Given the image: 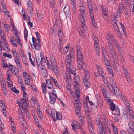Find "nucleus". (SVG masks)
<instances>
[{"mask_svg":"<svg viewBox=\"0 0 134 134\" xmlns=\"http://www.w3.org/2000/svg\"><path fill=\"white\" fill-rule=\"evenodd\" d=\"M51 113V116L54 121H55L57 120H60L62 119V115L60 113L57 112L55 110L52 109Z\"/></svg>","mask_w":134,"mask_h":134,"instance_id":"nucleus-6","label":"nucleus"},{"mask_svg":"<svg viewBox=\"0 0 134 134\" xmlns=\"http://www.w3.org/2000/svg\"><path fill=\"white\" fill-rule=\"evenodd\" d=\"M64 12L65 14L70 12L69 6H65L64 7Z\"/></svg>","mask_w":134,"mask_h":134,"instance_id":"nucleus-40","label":"nucleus"},{"mask_svg":"<svg viewBox=\"0 0 134 134\" xmlns=\"http://www.w3.org/2000/svg\"><path fill=\"white\" fill-rule=\"evenodd\" d=\"M3 56L6 57L9 59L12 58V55L10 54H7L6 52H4L3 54Z\"/></svg>","mask_w":134,"mask_h":134,"instance_id":"nucleus-53","label":"nucleus"},{"mask_svg":"<svg viewBox=\"0 0 134 134\" xmlns=\"http://www.w3.org/2000/svg\"><path fill=\"white\" fill-rule=\"evenodd\" d=\"M83 60V59L77 60L78 66L80 70H81L82 69V67L83 65V62H82Z\"/></svg>","mask_w":134,"mask_h":134,"instance_id":"nucleus-31","label":"nucleus"},{"mask_svg":"<svg viewBox=\"0 0 134 134\" xmlns=\"http://www.w3.org/2000/svg\"><path fill=\"white\" fill-rule=\"evenodd\" d=\"M74 124V126L75 128L77 129H80L81 130H82L83 129L82 128L81 126L80 125L79 122L77 121H75L71 124Z\"/></svg>","mask_w":134,"mask_h":134,"instance_id":"nucleus-26","label":"nucleus"},{"mask_svg":"<svg viewBox=\"0 0 134 134\" xmlns=\"http://www.w3.org/2000/svg\"><path fill=\"white\" fill-rule=\"evenodd\" d=\"M98 126V130L99 133V134H107L106 130H104L103 128V124L100 122L97 124Z\"/></svg>","mask_w":134,"mask_h":134,"instance_id":"nucleus-15","label":"nucleus"},{"mask_svg":"<svg viewBox=\"0 0 134 134\" xmlns=\"http://www.w3.org/2000/svg\"><path fill=\"white\" fill-rule=\"evenodd\" d=\"M85 7L84 6V4L82 3L81 4L80 7V12H85Z\"/></svg>","mask_w":134,"mask_h":134,"instance_id":"nucleus-56","label":"nucleus"},{"mask_svg":"<svg viewBox=\"0 0 134 134\" xmlns=\"http://www.w3.org/2000/svg\"><path fill=\"white\" fill-rule=\"evenodd\" d=\"M33 46H32L33 49L35 48L36 49L38 50H40V49L41 46V43L40 42H38V43H36L33 44Z\"/></svg>","mask_w":134,"mask_h":134,"instance_id":"nucleus-27","label":"nucleus"},{"mask_svg":"<svg viewBox=\"0 0 134 134\" xmlns=\"http://www.w3.org/2000/svg\"><path fill=\"white\" fill-rule=\"evenodd\" d=\"M89 12L90 14L91 18H92V17H94L93 10L92 8H90L89 9Z\"/></svg>","mask_w":134,"mask_h":134,"instance_id":"nucleus-52","label":"nucleus"},{"mask_svg":"<svg viewBox=\"0 0 134 134\" xmlns=\"http://www.w3.org/2000/svg\"><path fill=\"white\" fill-rule=\"evenodd\" d=\"M29 60L31 64L33 66H35V65L34 64V62H35V59H34L33 58L32 59L31 58V57L30 55L29 56Z\"/></svg>","mask_w":134,"mask_h":134,"instance_id":"nucleus-59","label":"nucleus"},{"mask_svg":"<svg viewBox=\"0 0 134 134\" xmlns=\"http://www.w3.org/2000/svg\"><path fill=\"white\" fill-rule=\"evenodd\" d=\"M15 35L16 37V40L18 43L19 45L21 46V47H22L23 45L20 42V40L19 38V36L20 35V33H18V34Z\"/></svg>","mask_w":134,"mask_h":134,"instance_id":"nucleus-33","label":"nucleus"},{"mask_svg":"<svg viewBox=\"0 0 134 134\" xmlns=\"http://www.w3.org/2000/svg\"><path fill=\"white\" fill-rule=\"evenodd\" d=\"M92 20V26H94V27L97 29V27L96 26V23L94 22V17H92V18H91Z\"/></svg>","mask_w":134,"mask_h":134,"instance_id":"nucleus-55","label":"nucleus"},{"mask_svg":"<svg viewBox=\"0 0 134 134\" xmlns=\"http://www.w3.org/2000/svg\"><path fill=\"white\" fill-rule=\"evenodd\" d=\"M80 79H79V76H76L74 79L73 82H80Z\"/></svg>","mask_w":134,"mask_h":134,"instance_id":"nucleus-64","label":"nucleus"},{"mask_svg":"<svg viewBox=\"0 0 134 134\" xmlns=\"http://www.w3.org/2000/svg\"><path fill=\"white\" fill-rule=\"evenodd\" d=\"M4 27L5 31L8 33L9 29L10 28L9 25L8 24H4Z\"/></svg>","mask_w":134,"mask_h":134,"instance_id":"nucleus-46","label":"nucleus"},{"mask_svg":"<svg viewBox=\"0 0 134 134\" xmlns=\"http://www.w3.org/2000/svg\"><path fill=\"white\" fill-rule=\"evenodd\" d=\"M24 38L25 39L26 41L27 37L28 31L25 28L24 30Z\"/></svg>","mask_w":134,"mask_h":134,"instance_id":"nucleus-60","label":"nucleus"},{"mask_svg":"<svg viewBox=\"0 0 134 134\" xmlns=\"http://www.w3.org/2000/svg\"><path fill=\"white\" fill-rule=\"evenodd\" d=\"M27 5L28 6V10H29L31 14H32V4L30 1L27 2Z\"/></svg>","mask_w":134,"mask_h":134,"instance_id":"nucleus-29","label":"nucleus"},{"mask_svg":"<svg viewBox=\"0 0 134 134\" xmlns=\"http://www.w3.org/2000/svg\"><path fill=\"white\" fill-rule=\"evenodd\" d=\"M74 57L72 55H68L66 57V64L67 70L66 72V74L67 72L69 74H71V75H75L76 74L75 69L73 66L72 65L74 62Z\"/></svg>","mask_w":134,"mask_h":134,"instance_id":"nucleus-1","label":"nucleus"},{"mask_svg":"<svg viewBox=\"0 0 134 134\" xmlns=\"http://www.w3.org/2000/svg\"><path fill=\"white\" fill-rule=\"evenodd\" d=\"M2 47L3 50L7 52L10 51V48L7 42H3L2 45Z\"/></svg>","mask_w":134,"mask_h":134,"instance_id":"nucleus-20","label":"nucleus"},{"mask_svg":"<svg viewBox=\"0 0 134 134\" xmlns=\"http://www.w3.org/2000/svg\"><path fill=\"white\" fill-rule=\"evenodd\" d=\"M110 54L112 57L115 61L118 60L117 56L115 49L113 46H112L111 44L109 45Z\"/></svg>","mask_w":134,"mask_h":134,"instance_id":"nucleus-9","label":"nucleus"},{"mask_svg":"<svg viewBox=\"0 0 134 134\" xmlns=\"http://www.w3.org/2000/svg\"><path fill=\"white\" fill-rule=\"evenodd\" d=\"M99 42H94V46L95 50L97 52V55L99 56L100 54Z\"/></svg>","mask_w":134,"mask_h":134,"instance_id":"nucleus-22","label":"nucleus"},{"mask_svg":"<svg viewBox=\"0 0 134 134\" xmlns=\"http://www.w3.org/2000/svg\"><path fill=\"white\" fill-rule=\"evenodd\" d=\"M97 67L99 74L101 75L103 80H107V77L105 76V75L102 69L101 68L99 65H96Z\"/></svg>","mask_w":134,"mask_h":134,"instance_id":"nucleus-17","label":"nucleus"},{"mask_svg":"<svg viewBox=\"0 0 134 134\" xmlns=\"http://www.w3.org/2000/svg\"><path fill=\"white\" fill-rule=\"evenodd\" d=\"M110 81L111 83L113 85V86L115 87L116 86V84L114 82V81L112 77H110Z\"/></svg>","mask_w":134,"mask_h":134,"instance_id":"nucleus-62","label":"nucleus"},{"mask_svg":"<svg viewBox=\"0 0 134 134\" xmlns=\"http://www.w3.org/2000/svg\"><path fill=\"white\" fill-rule=\"evenodd\" d=\"M126 108L127 111L129 114L126 111L124 110L123 111V115L124 117L127 119L130 120L134 119V112L131 106H129Z\"/></svg>","mask_w":134,"mask_h":134,"instance_id":"nucleus-3","label":"nucleus"},{"mask_svg":"<svg viewBox=\"0 0 134 134\" xmlns=\"http://www.w3.org/2000/svg\"><path fill=\"white\" fill-rule=\"evenodd\" d=\"M128 125L130 128L132 130H134V122L130 121L129 122Z\"/></svg>","mask_w":134,"mask_h":134,"instance_id":"nucleus-48","label":"nucleus"},{"mask_svg":"<svg viewBox=\"0 0 134 134\" xmlns=\"http://www.w3.org/2000/svg\"><path fill=\"white\" fill-rule=\"evenodd\" d=\"M80 22H83L85 20L86 14L85 12H80V13L78 15Z\"/></svg>","mask_w":134,"mask_h":134,"instance_id":"nucleus-19","label":"nucleus"},{"mask_svg":"<svg viewBox=\"0 0 134 134\" xmlns=\"http://www.w3.org/2000/svg\"><path fill=\"white\" fill-rule=\"evenodd\" d=\"M111 66H110V67H107V68L108 69V72L109 74L111 75L112 77H113L114 74H113V70L111 69Z\"/></svg>","mask_w":134,"mask_h":134,"instance_id":"nucleus-54","label":"nucleus"},{"mask_svg":"<svg viewBox=\"0 0 134 134\" xmlns=\"http://www.w3.org/2000/svg\"><path fill=\"white\" fill-rule=\"evenodd\" d=\"M88 128L89 131L91 134H95L94 132V129L93 126Z\"/></svg>","mask_w":134,"mask_h":134,"instance_id":"nucleus-57","label":"nucleus"},{"mask_svg":"<svg viewBox=\"0 0 134 134\" xmlns=\"http://www.w3.org/2000/svg\"><path fill=\"white\" fill-rule=\"evenodd\" d=\"M88 79H83V82L84 85L87 88H88L90 85Z\"/></svg>","mask_w":134,"mask_h":134,"instance_id":"nucleus-37","label":"nucleus"},{"mask_svg":"<svg viewBox=\"0 0 134 134\" xmlns=\"http://www.w3.org/2000/svg\"><path fill=\"white\" fill-rule=\"evenodd\" d=\"M77 60L83 59V54L82 53L81 50L79 47H77Z\"/></svg>","mask_w":134,"mask_h":134,"instance_id":"nucleus-21","label":"nucleus"},{"mask_svg":"<svg viewBox=\"0 0 134 134\" xmlns=\"http://www.w3.org/2000/svg\"><path fill=\"white\" fill-rule=\"evenodd\" d=\"M20 121L21 122L20 125L22 126H24L25 128L27 127V124L26 121L24 120V119L23 118H20L19 119Z\"/></svg>","mask_w":134,"mask_h":134,"instance_id":"nucleus-32","label":"nucleus"},{"mask_svg":"<svg viewBox=\"0 0 134 134\" xmlns=\"http://www.w3.org/2000/svg\"><path fill=\"white\" fill-rule=\"evenodd\" d=\"M113 114L115 115H119L120 114V111L118 107L117 108L112 111Z\"/></svg>","mask_w":134,"mask_h":134,"instance_id":"nucleus-35","label":"nucleus"},{"mask_svg":"<svg viewBox=\"0 0 134 134\" xmlns=\"http://www.w3.org/2000/svg\"><path fill=\"white\" fill-rule=\"evenodd\" d=\"M8 87L11 90L13 86V82L11 81L7 82Z\"/></svg>","mask_w":134,"mask_h":134,"instance_id":"nucleus-58","label":"nucleus"},{"mask_svg":"<svg viewBox=\"0 0 134 134\" xmlns=\"http://www.w3.org/2000/svg\"><path fill=\"white\" fill-rule=\"evenodd\" d=\"M108 102L110 103V106L111 109L113 111V110H114L117 108L115 107V105L113 103V102H112V100H111V101L109 102L107 101Z\"/></svg>","mask_w":134,"mask_h":134,"instance_id":"nucleus-42","label":"nucleus"},{"mask_svg":"<svg viewBox=\"0 0 134 134\" xmlns=\"http://www.w3.org/2000/svg\"><path fill=\"white\" fill-rule=\"evenodd\" d=\"M110 92L114 95H117L118 97L122 96L121 92L117 87L116 85L115 87H113V89H112Z\"/></svg>","mask_w":134,"mask_h":134,"instance_id":"nucleus-13","label":"nucleus"},{"mask_svg":"<svg viewBox=\"0 0 134 134\" xmlns=\"http://www.w3.org/2000/svg\"><path fill=\"white\" fill-rule=\"evenodd\" d=\"M90 78L89 73L87 70H85V76L83 79H89Z\"/></svg>","mask_w":134,"mask_h":134,"instance_id":"nucleus-39","label":"nucleus"},{"mask_svg":"<svg viewBox=\"0 0 134 134\" xmlns=\"http://www.w3.org/2000/svg\"><path fill=\"white\" fill-rule=\"evenodd\" d=\"M9 66L11 72L16 77L19 74V71L14 66L10 64H9Z\"/></svg>","mask_w":134,"mask_h":134,"instance_id":"nucleus-12","label":"nucleus"},{"mask_svg":"<svg viewBox=\"0 0 134 134\" xmlns=\"http://www.w3.org/2000/svg\"><path fill=\"white\" fill-rule=\"evenodd\" d=\"M44 58L41 55L36 56V60L37 65L38 67L40 66L42 63L44 62Z\"/></svg>","mask_w":134,"mask_h":134,"instance_id":"nucleus-14","label":"nucleus"},{"mask_svg":"<svg viewBox=\"0 0 134 134\" xmlns=\"http://www.w3.org/2000/svg\"><path fill=\"white\" fill-rule=\"evenodd\" d=\"M107 40L109 43L108 46L111 44L113 46L112 43L115 46V45L117 44L118 43L115 40L113 36L111 34H108L107 36Z\"/></svg>","mask_w":134,"mask_h":134,"instance_id":"nucleus-7","label":"nucleus"},{"mask_svg":"<svg viewBox=\"0 0 134 134\" xmlns=\"http://www.w3.org/2000/svg\"><path fill=\"white\" fill-rule=\"evenodd\" d=\"M50 60L51 64L49 63L48 60H47V58H46L47 60V62L46 63V65L47 67H48L49 66V65H51V66H53L54 65V67L55 66V65H56V63L55 59L53 57V55L52 54H50Z\"/></svg>","mask_w":134,"mask_h":134,"instance_id":"nucleus-8","label":"nucleus"},{"mask_svg":"<svg viewBox=\"0 0 134 134\" xmlns=\"http://www.w3.org/2000/svg\"><path fill=\"white\" fill-rule=\"evenodd\" d=\"M69 47L68 46H66L63 49V51L62 52V53L64 55H66L68 52L69 50Z\"/></svg>","mask_w":134,"mask_h":134,"instance_id":"nucleus-34","label":"nucleus"},{"mask_svg":"<svg viewBox=\"0 0 134 134\" xmlns=\"http://www.w3.org/2000/svg\"><path fill=\"white\" fill-rule=\"evenodd\" d=\"M2 65L3 68H6L8 67V65L6 62L4 60H2Z\"/></svg>","mask_w":134,"mask_h":134,"instance_id":"nucleus-63","label":"nucleus"},{"mask_svg":"<svg viewBox=\"0 0 134 134\" xmlns=\"http://www.w3.org/2000/svg\"><path fill=\"white\" fill-rule=\"evenodd\" d=\"M85 20L83 22H81V27L82 29V30L83 32L85 31L86 30V27L85 26Z\"/></svg>","mask_w":134,"mask_h":134,"instance_id":"nucleus-47","label":"nucleus"},{"mask_svg":"<svg viewBox=\"0 0 134 134\" xmlns=\"http://www.w3.org/2000/svg\"><path fill=\"white\" fill-rule=\"evenodd\" d=\"M46 84L44 83H42V92L44 94H45L47 92L46 86L49 89H52L53 87V85L50 80H47L46 81Z\"/></svg>","mask_w":134,"mask_h":134,"instance_id":"nucleus-4","label":"nucleus"},{"mask_svg":"<svg viewBox=\"0 0 134 134\" xmlns=\"http://www.w3.org/2000/svg\"><path fill=\"white\" fill-rule=\"evenodd\" d=\"M102 52L103 57L105 58V55L107 53V51L105 48L104 47H103L102 48Z\"/></svg>","mask_w":134,"mask_h":134,"instance_id":"nucleus-61","label":"nucleus"},{"mask_svg":"<svg viewBox=\"0 0 134 134\" xmlns=\"http://www.w3.org/2000/svg\"><path fill=\"white\" fill-rule=\"evenodd\" d=\"M103 129H104V130H106V132L107 133V130H109V132L110 133V131L109 130V128L107 123L106 122H104L103 124Z\"/></svg>","mask_w":134,"mask_h":134,"instance_id":"nucleus-36","label":"nucleus"},{"mask_svg":"<svg viewBox=\"0 0 134 134\" xmlns=\"http://www.w3.org/2000/svg\"><path fill=\"white\" fill-rule=\"evenodd\" d=\"M80 99H77V100H75V101L76 102V108L77 109H80L81 108V103L79 102Z\"/></svg>","mask_w":134,"mask_h":134,"instance_id":"nucleus-38","label":"nucleus"},{"mask_svg":"<svg viewBox=\"0 0 134 134\" xmlns=\"http://www.w3.org/2000/svg\"><path fill=\"white\" fill-rule=\"evenodd\" d=\"M48 68L50 70H53L56 76L59 77L60 76L59 69L57 67V65H55V67L54 65L51 66L49 65Z\"/></svg>","mask_w":134,"mask_h":134,"instance_id":"nucleus-10","label":"nucleus"},{"mask_svg":"<svg viewBox=\"0 0 134 134\" xmlns=\"http://www.w3.org/2000/svg\"><path fill=\"white\" fill-rule=\"evenodd\" d=\"M3 8V12L4 13H6L8 12L7 10L6 6L5 5L3 4V2H2L1 4Z\"/></svg>","mask_w":134,"mask_h":134,"instance_id":"nucleus-51","label":"nucleus"},{"mask_svg":"<svg viewBox=\"0 0 134 134\" xmlns=\"http://www.w3.org/2000/svg\"><path fill=\"white\" fill-rule=\"evenodd\" d=\"M101 9L103 12V18L105 19H107V16L108 13L107 8L106 7H104L103 6L101 7Z\"/></svg>","mask_w":134,"mask_h":134,"instance_id":"nucleus-18","label":"nucleus"},{"mask_svg":"<svg viewBox=\"0 0 134 134\" xmlns=\"http://www.w3.org/2000/svg\"><path fill=\"white\" fill-rule=\"evenodd\" d=\"M101 90L104 96V97L105 99L109 102L111 101V100L108 97V95L107 94V91L105 88L103 86H101L100 87Z\"/></svg>","mask_w":134,"mask_h":134,"instance_id":"nucleus-11","label":"nucleus"},{"mask_svg":"<svg viewBox=\"0 0 134 134\" xmlns=\"http://www.w3.org/2000/svg\"><path fill=\"white\" fill-rule=\"evenodd\" d=\"M69 73L67 72L66 75V83L67 86V90L70 91L72 90L71 89V79L72 77L75 75H71V74H69Z\"/></svg>","mask_w":134,"mask_h":134,"instance_id":"nucleus-5","label":"nucleus"},{"mask_svg":"<svg viewBox=\"0 0 134 134\" xmlns=\"http://www.w3.org/2000/svg\"><path fill=\"white\" fill-rule=\"evenodd\" d=\"M49 95L50 97V102L52 104H53L56 101V97H57L55 94L51 92H49Z\"/></svg>","mask_w":134,"mask_h":134,"instance_id":"nucleus-16","label":"nucleus"},{"mask_svg":"<svg viewBox=\"0 0 134 134\" xmlns=\"http://www.w3.org/2000/svg\"><path fill=\"white\" fill-rule=\"evenodd\" d=\"M58 37L60 41V43H61V42L63 40V34L62 31L60 29H58Z\"/></svg>","mask_w":134,"mask_h":134,"instance_id":"nucleus-25","label":"nucleus"},{"mask_svg":"<svg viewBox=\"0 0 134 134\" xmlns=\"http://www.w3.org/2000/svg\"><path fill=\"white\" fill-rule=\"evenodd\" d=\"M103 81H104V82L105 83V84H106V85L108 87V89L110 92L111 91L112 89H113V85L112 84V85H111L107 81V80H104Z\"/></svg>","mask_w":134,"mask_h":134,"instance_id":"nucleus-28","label":"nucleus"},{"mask_svg":"<svg viewBox=\"0 0 134 134\" xmlns=\"http://www.w3.org/2000/svg\"><path fill=\"white\" fill-rule=\"evenodd\" d=\"M10 41L12 45L15 47H17V44L15 39L12 37L10 38Z\"/></svg>","mask_w":134,"mask_h":134,"instance_id":"nucleus-30","label":"nucleus"},{"mask_svg":"<svg viewBox=\"0 0 134 134\" xmlns=\"http://www.w3.org/2000/svg\"><path fill=\"white\" fill-rule=\"evenodd\" d=\"M111 125L113 129L114 133L118 132V130L117 127L115 126L113 123H111Z\"/></svg>","mask_w":134,"mask_h":134,"instance_id":"nucleus-45","label":"nucleus"},{"mask_svg":"<svg viewBox=\"0 0 134 134\" xmlns=\"http://www.w3.org/2000/svg\"><path fill=\"white\" fill-rule=\"evenodd\" d=\"M122 69L124 72L125 75L126 79L128 82H129L130 81V75L129 73L128 72L126 68H125L124 67H122Z\"/></svg>","mask_w":134,"mask_h":134,"instance_id":"nucleus-23","label":"nucleus"},{"mask_svg":"<svg viewBox=\"0 0 134 134\" xmlns=\"http://www.w3.org/2000/svg\"><path fill=\"white\" fill-rule=\"evenodd\" d=\"M26 100H25L24 99L21 98V104L22 106V108H23L24 107H26V105L27 104V103L26 101Z\"/></svg>","mask_w":134,"mask_h":134,"instance_id":"nucleus-41","label":"nucleus"},{"mask_svg":"<svg viewBox=\"0 0 134 134\" xmlns=\"http://www.w3.org/2000/svg\"><path fill=\"white\" fill-rule=\"evenodd\" d=\"M121 12L117 11L115 14L114 16L112 18V24L116 32L120 37H121V35L117 25V22L118 21L121 15Z\"/></svg>","mask_w":134,"mask_h":134,"instance_id":"nucleus-2","label":"nucleus"},{"mask_svg":"<svg viewBox=\"0 0 134 134\" xmlns=\"http://www.w3.org/2000/svg\"><path fill=\"white\" fill-rule=\"evenodd\" d=\"M9 120L11 122V128L14 133L16 132L15 125L14 122V120L11 118H9Z\"/></svg>","mask_w":134,"mask_h":134,"instance_id":"nucleus-24","label":"nucleus"},{"mask_svg":"<svg viewBox=\"0 0 134 134\" xmlns=\"http://www.w3.org/2000/svg\"><path fill=\"white\" fill-rule=\"evenodd\" d=\"M1 87L2 89L7 88V85L5 81H3L2 82H1Z\"/></svg>","mask_w":134,"mask_h":134,"instance_id":"nucleus-50","label":"nucleus"},{"mask_svg":"<svg viewBox=\"0 0 134 134\" xmlns=\"http://www.w3.org/2000/svg\"><path fill=\"white\" fill-rule=\"evenodd\" d=\"M0 106L4 110L5 109L4 101L3 100H0Z\"/></svg>","mask_w":134,"mask_h":134,"instance_id":"nucleus-43","label":"nucleus"},{"mask_svg":"<svg viewBox=\"0 0 134 134\" xmlns=\"http://www.w3.org/2000/svg\"><path fill=\"white\" fill-rule=\"evenodd\" d=\"M12 52L13 54L14 58L20 57L18 53L15 50H12Z\"/></svg>","mask_w":134,"mask_h":134,"instance_id":"nucleus-44","label":"nucleus"},{"mask_svg":"<svg viewBox=\"0 0 134 134\" xmlns=\"http://www.w3.org/2000/svg\"><path fill=\"white\" fill-rule=\"evenodd\" d=\"M23 76L25 80L30 78V76L25 71L23 72Z\"/></svg>","mask_w":134,"mask_h":134,"instance_id":"nucleus-49","label":"nucleus"}]
</instances>
